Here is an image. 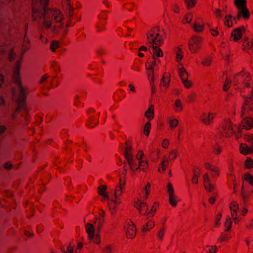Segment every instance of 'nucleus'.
I'll list each match as a JSON object with an SVG mask.
<instances>
[{
    "label": "nucleus",
    "instance_id": "nucleus-35",
    "mask_svg": "<svg viewBox=\"0 0 253 253\" xmlns=\"http://www.w3.org/2000/svg\"><path fill=\"white\" fill-rule=\"evenodd\" d=\"M231 83V81L229 79H226L223 86V89L225 91H227L230 88V84Z\"/></svg>",
    "mask_w": 253,
    "mask_h": 253
},
{
    "label": "nucleus",
    "instance_id": "nucleus-5",
    "mask_svg": "<svg viewBox=\"0 0 253 253\" xmlns=\"http://www.w3.org/2000/svg\"><path fill=\"white\" fill-rule=\"evenodd\" d=\"M124 230L127 237L133 238L136 233V229L135 224L132 222L127 223L124 226Z\"/></svg>",
    "mask_w": 253,
    "mask_h": 253
},
{
    "label": "nucleus",
    "instance_id": "nucleus-59",
    "mask_svg": "<svg viewBox=\"0 0 253 253\" xmlns=\"http://www.w3.org/2000/svg\"><path fill=\"white\" fill-rule=\"evenodd\" d=\"M192 182L193 183L197 184L198 183V177L196 174H194L192 179Z\"/></svg>",
    "mask_w": 253,
    "mask_h": 253
},
{
    "label": "nucleus",
    "instance_id": "nucleus-41",
    "mask_svg": "<svg viewBox=\"0 0 253 253\" xmlns=\"http://www.w3.org/2000/svg\"><path fill=\"white\" fill-rule=\"evenodd\" d=\"M183 58V55L181 54V50L178 49V51L176 54V61L177 62H180Z\"/></svg>",
    "mask_w": 253,
    "mask_h": 253
},
{
    "label": "nucleus",
    "instance_id": "nucleus-20",
    "mask_svg": "<svg viewBox=\"0 0 253 253\" xmlns=\"http://www.w3.org/2000/svg\"><path fill=\"white\" fill-rule=\"evenodd\" d=\"M151 128V123L149 121L146 122L143 127V133L145 135L148 136L149 135Z\"/></svg>",
    "mask_w": 253,
    "mask_h": 253
},
{
    "label": "nucleus",
    "instance_id": "nucleus-49",
    "mask_svg": "<svg viewBox=\"0 0 253 253\" xmlns=\"http://www.w3.org/2000/svg\"><path fill=\"white\" fill-rule=\"evenodd\" d=\"M248 212V209L247 208L243 207L242 209V210H241V213H242V215L243 216H246Z\"/></svg>",
    "mask_w": 253,
    "mask_h": 253
},
{
    "label": "nucleus",
    "instance_id": "nucleus-34",
    "mask_svg": "<svg viewBox=\"0 0 253 253\" xmlns=\"http://www.w3.org/2000/svg\"><path fill=\"white\" fill-rule=\"evenodd\" d=\"M66 2L67 5V10L68 11L69 16L71 17L73 16V14L74 8L72 7L70 2V0H69L68 1H66Z\"/></svg>",
    "mask_w": 253,
    "mask_h": 253
},
{
    "label": "nucleus",
    "instance_id": "nucleus-60",
    "mask_svg": "<svg viewBox=\"0 0 253 253\" xmlns=\"http://www.w3.org/2000/svg\"><path fill=\"white\" fill-rule=\"evenodd\" d=\"M47 77H48L46 75L43 76L41 78V80H40V81L39 82V83L40 84H42L43 82H44L47 79Z\"/></svg>",
    "mask_w": 253,
    "mask_h": 253
},
{
    "label": "nucleus",
    "instance_id": "nucleus-48",
    "mask_svg": "<svg viewBox=\"0 0 253 253\" xmlns=\"http://www.w3.org/2000/svg\"><path fill=\"white\" fill-rule=\"evenodd\" d=\"M12 166H13V165L9 162L5 163L3 166L4 168L8 170H10L11 169Z\"/></svg>",
    "mask_w": 253,
    "mask_h": 253
},
{
    "label": "nucleus",
    "instance_id": "nucleus-51",
    "mask_svg": "<svg viewBox=\"0 0 253 253\" xmlns=\"http://www.w3.org/2000/svg\"><path fill=\"white\" fill-rule=\"evenodd\" d=\"M15 56V53L13 50H11L9 53V57L10 60H12Z\"/></svg>",
    "mask_w": 253,
    "mask_h": 253
},
{
    "label": "nucleus",
    "instance_id": "nucleus-30",
    "mask_svg": "<svg viewBox=\"0 0 253 253\" xmlns=\"http://www.w3.org/2000/svg\"><path fill=\"white\" fill-rule=\"evenodd\" d=\"M119 189H118L117 188H116L115 189L114 193V197L115 199H117L119 196H120L122 192V189H123V186L122 185H120L119 186Z\"/></svg>",
    "mask_w": 253,
    "mask_h": 253
},
{
    "label": "nucleus",
    "instance_id": "nucleus-37",
    "mask_svg": "<svg viewBox=\"0 0 253 253\" xmlns=\"http://www.w3.org/2000/svg\"><path fill=\"white\" fill-rule=\"evenodd\" d=\"M204 28L203 25H200L198 23H195L193 26L194 30L198 32H201L203 31Z\"/></svg>",
    "mask_w": 253,
    "mask_h": 253
},
{
    "label": "nucleus",
    "instance_id": "nucleus-9",
    "mask_svg": "<svg viewBox=\"0 0 253 253\" xmlns=\"http://www.w3.org/2000/svg\"><path fill=\"white\" fill-rule=\"evenodd\" d=\"M98 194L103 197L105 199H108L109 196L107 192V186L104 185H101L98 187Z\"/></svg>",
    "mask_w": 253,
    "mask_h": 253
},
{
    "label": "nucleus",
    "instance_id": "nucleus-63",
    "mask_svg": "<svg viewBox=\"0 0 253 253\" xmlns=\"http://www.w3.org/2000/svg\"><path fill=\"white\" fill-rule=\"evenodd\" d=\"M209 201L211 204H214L215 202V199L213 197H211L209 199Z\"/></svg>",
    "mask_w": 253,
    "mask_h": 253
},
{
    "label": "nucleus",
    "instance_id": "nucleus-29",
    "mask_svg": "<svg viewBox=\"0 0 253 253\" xmlns=\"http://www.w3.org/2000/svg\"><path fill=\"white\" fill-rule=\"evenodd\" d=\"M150 188H151V184L149 182L147 183L146 185H145L144 191L145 192V199H146L148 196L150 194Z\"/></svg>",
    "mask_w": 253,
    "mask_h": 253
},
{
    "label": "nucleus",
    "instance_id": "nucleus-50",
    "mask_svg": "<svg viewBox=\"0 0 253 253\" xmlns=\"http://www.w3.org/2000/svg\"><path fill=\"white\" fill-rule=\"evenodd\" d=\"M210 30L213 36H217L219 34V32L216 29L211 28Z\"/></svg>",
    "mask_w": 253,
    "mask_h": 253
},
{
    "label": "nucleus",
    "instance_id": "nucleus-8",
    "mask_svg": "<svg viewBox=\"0 0 253 253\" xmlns=\"http://www.w3.org/2000/svg\"><path fill=\"white\" fill-rule=\"evenodd\" d=\"M244 31V27L236 28L233 31L231 36L234 37L235 41H237L241 39L242 35V31Z\"/></svg>",
    "mask_w": 253,
    "mask_h": 253
},
{
    "label": "nucleus",
    "instance_id": "nucleus-4",
    "mask_svg": "<svg viewBox=\"0 0 253 253\" xmlns=\"http://www.w3.org/2000/svg\"><path fill=\"white\" fill-rule=\"evenodd\" d=\"M25 98V95L21 96L18 95L17 97L15 99V101L17 103V107L13 114L11 115V119L12 120H15V114H18L21 110L27 111V109L25 107L24 100Z\"/></svg>",
    "mask_w": 253,
    "mask_h": 253
},
{
    "label": "nucleus",
    "instance_id": "nucleus-32",
    "mask_svg": "<svg viewBox=\"0 0 253 253\" xmlns=\"http://www.w3.org/2000/svg\"><path fill=\"white\" fill-rule=\"evenodd\" d=\"M174 105L176 111H181L182 109L183 106L180 99H177L175 100Z\"/></svg>",
    "mask_w": 253,
    "mask_h": 253
},
{
    "label": "nucleus",
    "instance_id": "nucleus-14",
    "mask_svg": "<svg viewBox=\"0 0 253 253\" xmlns=\"http://www.w3.org/2000/svg\"><path fill=\"white\" fill-rule=\"evenodd\" d=\"M229 209L231 211L235 213V220L237 221V211L239 209V205L236 201H232L230 204Z\"/></svg>",
    "mask_w": 253,
    "mask_h": 253
},
{
    "label": "nucleus",
    "instance_id": "nucleus-7",
    "mask_svg": "<svg viewBox=\"0 0 253 253\" xmlns=\"http://www.w3.org/2000/svg\"><path fill=\"white\" fill-rule=\"evenodd\" d=\"M215 113L212 112H208L207 115L204 114L202 118V122L205 125H209L213 121L215 118Z\"/></svg>",
    "mask_w": 253,
    "mask_h": 253
},
{
    "label": "nucleus",
    "instance_id": "nucleus-58",
    "mask_svg": "<svg viewBox=\"0 0 253 253\" xmlns=\"http://www.w3.org/2000/svg\"><path fill=\"white\" fill-rule=\"evenodd\" d=\"M5 130H6V127L4 126H3V125L0 126V135H1L3 133H4Z\"/></svg>",
    "mask_w": 253,
    "mask_h": 253
},
{
    "label": "nucleus",
    "instance_id": "nucleus-13",
    "mask_svg": "<svg viewBox=\"0 0 253 253\" xmlns=\"http://www.w3.org/2000/svg\"><path fill=\"white\" fill-rule=\"evenodd\" d=\"M178 72L179 77L181 78V80L186 78H188V73L183 66L179 65V66L178 67Z\"/></svg>",
    "mask_w": 253,
    "mask_h": 253
},
{
    "label": "nucleus",
    "instance_id": "nucleus-18",
    "mask_svg": "<svg viewBox=\"0 0 253 253\" xmlns=\"http://www.w3.org/2000/svg\"><path fill=\"white\" fill-rule=\"evenodd\" d=\"M144 156V153L141 150H139L136 154V157L139 160V163L140 166H143V163H145L146 166L148 165L147 161H143L142 160Z\"/></svg>",
    "mask_w": 253,
    "mask_h": 253
},
{
    "label": "nucleus",
    "instance_id": "nucleus-6",
    "mask_svg": "<svg viewBox=\"0 0 253 253\" xmlns=\"http://www.w3.org/2000/svg\"><path fill=\"white\" fill-rule=\"evenodd\" d=\"M124 156L128 163L130 168L132 169L133 165V156L131 153V147L127 146L125 148Z\"/></svg>",
    "mask_w": 253,
    "mask_h": 253
},
{
    "label": "nucleus",
    "instance_id": "nucleus-61",
    "mask_svg": "<svg viewBox=\"0 0 253 253\" xmlns=\"http://www.w3.org/2000/svg\"><path fill=\"white\" fill-rule=\"evenodd\" d=\"M252 96H251L250 97L247 98L245 100V104L246 105H248L250 101H251Z\"/></svg>",
    "mask_w": 253,
    "mask_h": 253
},
{
    "label": "nucleus",
    "instance_id": "nucleus-26",
    "mask_svg": "<svg viewBox=\"0 0 253 253\" xmlns=\"http://www.w3.org/2000/svg\"><path fill=\"white\" fill-rule=\"evenodd\" d=\"M169 202L173 207H175L177 204V201L174 195L168 196Z\"/></svg>",
    "mask_w": 253,
    "mask_h": 253
},
{
    "label": "nucleus",
    "instance_id": "nucleus-57",
    "mask_svg": "<svg viewBox=\"0 0 253 253\" xmlns=\"http://www.w3.org/2000/svg\"><path fill=\"white\" fill-rule=\"evenodd\" d=\"M210 182V179L208 174H205L204 176V184Z\"/></svg>",
    "mask_w": 253,
    "mask_h": 253
},
{
    "label": "nucleus",
    "instance_id": "nucleus-54",
    "mask_svg": "<svg viewBox=\"0 0 253 253\" xmlns=\"http://www.w3.org/2000/svg\"><path fill=\"white\" fill-rule=\"evenodd\" d=\"M217 251V247L215 246L212 247L211 249L209 250V253H215Z\"/></svg>",
    "mask_w": 253,
    "mask_h": 253
},
{
    "label": "nucleus",
    "instance_id": "nucleus-15",
    "mask_svg": "<svg viewBox=\"0 0 253 253\" xmlns=\"http://www.w3.org/2000/svg\"><path fill=\"white\" fill-rule=\"evenodd\" d=\"M244 126L247 129H250L253 127V119L250 117L246 118L244 121Z\"/></svg>",
    "mask_w": 253,
    "mask_h": 253
},
{
    "label": "nucleus",
    "instance_id": "nucleus-36",
    "mask_svg": "<svg viewBox=\"0 0 253 253\" xmlns=\"http://www.w3.org/2000/svg\"><path fill=\"white\" fill-rule=\"evenodd\" d=\"M211 61L212 58L208 57L203 59L201 63L203 66H209L211 64Z\"/></svg>",
    "mask_w": 253,
    "mask_h": 253
},
{
    "label": "nucleus",
    "instance_id": "nucleus-17",
    "mask_svg": "<svg viewBox=\"0 0 253 253\" xmlns=\"http://www.w3.org/2000/svg\"><path fill=\"white\" fill-rule=\"evenodd\" d=\"M29 43L30 42L28 39L27 38L24 37L23 43L22 46L23 52L21 54V57H22L24 53L29 50V47L28 46V45L29 44Z\"/></svg>",
    "mask_w": 253,
    "mask_h": 253
},
{
    "label": "nucleus",
    "instance_id": "nucleus-24",
    "mask_svg": "<svg viewBox=\"0 0 253 253\" xmlns=\"http://www.w3.org/2000/svg\"><path fill=\"white\" fill-rule=\"evenodd\" d=\"M235 4L236 5L238 9L246 7V0H235Z\"/></svg>",
    "mask_w": 253,
    "mask_h": 253
},
{
    "label": "nucleus",
    "instance_id": "nucleus-44",
    "mask_svg": "<svg viewBox=\"0 0 253 253\" xmlns=\"http://www.w3.org/2000/svg\"><path fill=\"white\" fill-rule=\"evenodd\" d=\"M169 140L167 139H164L162 143V147L163 148L166 149L168 148V146L169 145Z\"/></svg>",
    "mask_w": 253,
    "mask_h": 253
},
{
    "label": "nucleus",
    "instance_id": "nucleus-25",
    "mask_svg": "<svg viewBox=\"0 0 253 253\" xmlns=\"http://www.w3.org/2000/svg\"><path fill=\"white\" fill-rule=\"evenodd\" d=\"M244 166L247 169H251L253 167V161L251 158L248 157L246 159Z\"/></svg>",
    "mask_w": 253,
    "mask_h": 253
},
{
    "label": "nucleus",
    "instance_id": "nucleus-10",
    "mask_svg": "<svg viewBox=\"0 0 253 253\" xmlns=\"http://www.w3.org/2000/svg\"><path fill=\"white\" fill-rule=\"evenodd\" d=\"M249 12L246 7L238 9V13L237 15L238 19H239L241 16L245 19H247L249 17Z\"/></svg>",
    "mask_w": 253,
    "mask_h": 253
},
{
    "label": "nucleus",
    "instance_id": "nucleus-16",
    "mask_svg": "<svg viewBox=\"0 0 253 253\" xmlns=\"http://www.w3.org/2000/svg\"><path fill=\"white\" fill-rule=\"evenodd\" d=\"M239 150L240 153L243 155L250 154V147L245 143H241L240 145Z\"/></svg>",
    "mask_w": 253,
    "mask_h": 253
},
{
    "label": "nucleus",
    "instance_id": "nucleus-62",
    "mask_svg": "<svg viewBox=\"0 0 253 253\" xmlns=\"http://www.w3.org/2000/svg\"><path fill=\"white\" fill-rule=\"evenodd\" d=\"M105 251L106 252V253H109L110 252L111 250V246L110 245H108L107 247H105Z\"/></svg>",
    "mask_w": 253,
    "mask_h": 253
},
{
    "label": "nucleus",
    "instance_id": "nucleus-23",
    "mask_svg": "<svg viewBox=\"0 0 253 253\" xmlns=\"http://www.w3.org/2000/svg\"><path fill=\"white\" fill-rule=\"evenodd\" d=\"M178 120L177 119H171L169 121V124L170 128L173 129L177 127L178 124Z\"/></svg>",
    "mask_w": 253,
    "mask_h": 253
},
{
    "label": "nucleus",
    "instance_id": "nucleus-1",
    "mask_svg": "<svg viewBox=\"0 0 253 253\" xmlns=\"http://www.w3.org/2000/svg\"><path fill=\"white\" fill-rule=\"evenodd\" d=\"M48 3V0H32L33 20L46 29L52 27L53 21L59 23L64 19L61 11L56 8L49 7Z\"/></svg>",
    "mask_w": 253,
    "mask_h": 253
},
{
    "label": "nucleus",
    "instance_id": "nucleus-52",
    "mask_svg": "<svg viewBox=\"0 0 253 253\" xmlns=\"http://www.w3.org/2000/svg\"><path fill=\"white\" fill-rule=\"evenodd\" d=\"M233 130L232 126L231 123L227 124L225 125V130Z\"/></svg>",
    "mask_w": 253,
    "mask_h": 253
},
{
    "label": "nucleus",
    "instance_id": "nucleus-39",
    "mask_svg": "<svg viewBox=\"0 0 253 253\" xmlns=\"http://www.w3.org/2000/svg\"><path fill=\"white\" fill-rule=\"evenodd\" d=\"M204 187L206 190L209 192H211L214 189V186L212 184L210 183V182H208L207 183H204Z\"/></svg>",
    "mask_w": 253,
    "mask_h": 253
},
{
    "label": "nucleus",
    "instance_id": "nucleus-64",
    "mask_svg": "<svg viewBox=\"0 0 253 253\" xmlns=\"http://www.w3.org/2000/svg\"><path fill=\"white\" fill-rule=\"evenodd\" d=\"M166 165L165 164V162H163L161 164V169L163 171L165 170Z\"/></svg>",
    "mask_w": 253,
    "mask_h": 253
},
{
    "label": "nucleus",
    "instance_id": "nucleus-3",
    "mask_svg": "<svg viewBox=\"0 0 253 253\" xmlns=\"http://www.w3.org/2000/svg\"><path fill=\"white\" fill-rule=\"evenodd\" d=\"M85 231L88 239L97 245L101 243V239L99 232L96 234L95 225L91 223L87 222L84 225Z\"/></svg>",
    "mask_w": 253,
    "mask_h": 253
},
{
    "label": "nucleus",
    "instance_id": "nucleus-56",
    "mask_svg": "<svg viewBox=\"0 0 253 253\" xmlns=\"http://www.w3.org/2000/svg\"><path fill=\"white\" fill-rule=\"evenodd\" d=\"M64 253H73V248L71 246H68L66 251Z\"/></svg>",
    "mask_w": 253,
    "mask_h": 253
},
{
    "label": "nucleus",
    "instance_id": "nucleus-46",
    "mask_svg": "<svg viewBox=\"0 0 253 253\" xmlns=\"http://www.w3.org/2000/svg\"><path fill=\"white\" fill-rule=\"evenodd\" d=\"M192 19V16L191 14L189 13L188 14L186 15L185 16L184 20L185 21V22L186 23H189L191 21Z\"/></svg>",
    "mask_w": 253,
    "mask_h": 253
},
{
    "label": "nucleus",
    "instance_id": "nucleus-55",
    "mask_svg": "<svg viewBox=\"0 0 253 253\" xmlns=\"http://www.w3.org/2000/svg\"><path fill=\"white\" fill-rule=\"evenodd\" d=\"M4 81V77L3 75L0 74V88L2 87V85Z\"/></svg>",
    "mask_w": 253,
    "mask_h": 253
},
{
    "label": "nucleus",
    "instance_id": "nucleus-2",
    "mask_svg": "<svg viewBox=\"0 0 253 253\" xmlns=\"http://www.w3.org/2000/svg\"><path fill=\"white\" fill-rule=\"evenodd\" d=\"M20 63L17 62L16 63L15 69L12 75V82L15 84L18 90V95L24 96L26 94V88L23 86L21 84V80L20 76Z\"/></svg>",
    "mask_w": 253,
    "mask_h": 253
},
{
    "label": "nucleus",
    "instance_id": "nucleus-28",
    "mask_svg": "<svg viewBox=\"0 0 253 253\" xmlns=\"http://www.w3.org/2000/svg\"><path fill=\"white\" fill-rule=\"evenodd\" d=\"M59 47V42L57 41H53L50 45V49L52 52H55Z\"/></svg>",
    "mask_w": 253,
    "mask_h": 253
},
{
    "label": "nucleus",
    "instance_id": "nucleus-27",
    "mask_svg": "<svg viewBox=\"0 0 253 253\" xmlns=\"http://www.w3.org/2000/svg\"><path fill=\"white\" fill-rule=\"evenodd\" d=\"M154 226V223L153 221H150L147 223L146 226L143 228L142 230L144 232H147L153 228Z\"/></svg>",
    "mask_w": 253,
    "mask_h": 253
},
{
    "label": "nucleus",
    "instance_id": "nucleus-53",
    "mask_svg": "<svg viewBox=\"0 0 253 253\" xmlns=\"http://www.w3.org/2000/svg\"><path fill=\"white\" fill-rule=\"evenodd\" d=\"M156 63L155 60H153V61L152 62V63L149 65V66L147 68V69L148 70H152L153 69L154 67L155 66H156Z\"/></svg>",
    "mask_w": 253,
    "mask_h": 253
},
{
    "label": "nucleus",
    "instance_id": "nucleus-22",
    "mask_svg": "<svg viewBox=\"0 0 253 253\" xmlns=\"http://www.w3.org/2000/svg\"><path fill=\"white\" fill-rule=\"evenodd\" d=\"M225 21L224 24L228 27H231L233 26V22L232 20V16L231 15H228L225 16Z\"/></svg>",
    "mask_w": 253,
    "mask_h": 253
},
{
    "label": "nucleus",
    "instance_id": "nucleus-38",
    "mask_svg": "<svg viewBox=\"0 0 253 253\" xmlns=\"http://www.w3.org/2000/svg\"><path fill=\"white\" fill-rule=\"evenodd\" d=\"M182 83L184 86L187 88H189L192 86V83L190 81L188 80V78L182 80Z\"/></svg>",
    "mask_w": 253,
    "mask_h": 253
},
{
    "label": "nucleus",
    "instance_id": "nucleus-21",
    "mask_svg": "<svg viewBox=\"0 0 253 253\" xmlns=\"http://www.w3.org/2000/svg\"><path fill=\"white\" fill-rule=\"evenodd\" d=\"M162 39L160 38V35L157 34L155 37L152 39V44L153 45H159L162 44Z\"/></svg>",
    "mask_w": 253,
    "mask_h": 253
},
{
    "label": "nucleus",
    "instance_id": "nucleus-11",
    "mask_svg": "<svg viewBox=\"0 0 253 253\" xmlns=\"http://www.w3.org/2000/svg\"><path fill=\"white\" fill-rule=\"evenodd\" d=\"M144 116L149 120H151L154 118V106L153 105L149 106L148 109L145 111Z\"/></svg>",
    "mask_w": 253,
    "mask_h": 253
},
{
    "label": "nucleus",
    "instance_id": "nucleus-43",
    "mask_svg": "<svg viewBox=\"0 0 253 253\" xmlns=\"http://www.w3.org/2000/svg\"><path fill=\"white\" fill-rule=\"evenodd\" d=\"M162 81L163 83V85L166 87H168L170 82V78L168 77L167 78V80H166L165 77H163L162 78Z\"/></svg>",
    "mask_w": 253,
    "mask_h": 253
},
{
    "label": "nucleus",
    "instance_id": "nucleus-31",
    "mask_svg": "<svg viewBox=\"0 0 253 253\" xmlns=\"http://www.w3.org/2000/svg\"><path fill=\"white\" fill-rule=\"evenodd\" d=\"M244 179L251 185H253V178L250 174L245 173L244 176Z\"/></svg>",
    "mask_w": 253,
    "mask_h": 253
},
{
    "label": "nucleus",
    "instance_id": "nucleus-47",
    "mask_svg": "<svg viewBox=\"0 0 253 253\" xmlns=\"http://www.w3.org/2000/svg\"><path fill=\"white\" fill-rule=\"evenodd\" d=\"M164 235V230L163 229H160L158 233V237L159 239L162 240Z\"/></svg>",
    "mask_w": 253,
    "mask_h": 253
},
{
    "label": "nucleus",
    "instance_id": "nucleus-12",
    "mask_svg": "<svg viewBox=\"0 0 253 253\" xmlns=\"http://www.w3.org/2000/svg\"><path fill=\"white\" fill-rule=\"evenodd\" d=\"M153 59L155 60V57H162L163 56V53L162 50L158 47V45H153Z\"/></svg>",
    "mask_w": 253,
    "mask_h": 253
},
{
    "label": "nucleus",
    "instance_id": "nucleus-45",
    "mask_svg": "<svg viewBox=\"0 0 253 253\" xmlns=\"http://www.w3.org/2000/svg\"><path fill=\"white\" fill-rule=\"evenodd\" d=\"M225 225L227 227L226 231H228L232 226V221L230 218L227 219L226 222L225 223Z\"/></svg>",
    "mask_w": 253,
    "mask_h": 253
},
{
    "label": "nucleus",
    "instance_id": "nucleus-40",
    "mask_svg": "<svg viewBox=\"0 0 253 253\" xmlns=\"http://www.w3.org/2000/svg\"><path fill=\"white\" fill-rule=\"evenodd\" d=\"M136 208L139 209V211H140V210L142 208L147 205V204L144 202H142L140 200H138L137 202L136 203Z\"/></svg>",
    "mask_w": 253,
    "mask_h": 253
},
{
    "label": "nucleus",
    "instance_id": "nucleus-42",
    "mask_svg": "<svg viewBox=\"0 0 253 253\" xmlns=\"http://www.w3.org/2000/svg\"><path fill=\"white\" fill-rule=\"evenodd\" d=\"M177 156V152L176 150L171 151L169 154V159L170 160H174L176 158Z\"/></svg>",
    "mask_w": 253,
    "mask_h": 253
},
{
    "label": "nucleus",
    "instance_id": "nucleus-19",
    "mask_svg": "<svg viewBox=\"0 0 253 253\" xmlns=\"http://www.w3.org/2000/svg\"><path fill=\"white\" fill-rule=\"evenodd\" d=\"M166 191L169 196L174 195V189L173 185L170 182H168L166 185Z\"/></svg>",
    "mask_w": 253,
    "mask_h": 253
},
{
    "label": "nucleus",
    "instance_id": "nucleus-33",
    "mask_svg": "<svg viewBox=\"0 0 253 253\" xmlns=\"http://www.w3.org/2000/svg\"><path fill=\"white\" fill-rule=\"evenodd\" d=\"M188 8L193 7L196 4V0H185Z\"/></svg>",
    "mask_w": 253,
    "mask_h": 253
}]
</instances>
